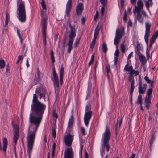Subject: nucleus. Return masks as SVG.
<instances>
[{
    "mask_svg": "<svg viewBox=\"0 0 158 158\" xmlns=\"http://www.w3.org/2000/svg\"><path fill=\"white\" fill-rule=\"evenodd\" d=\"M85 129L83 127L81 128V131L82 135H85Z\"/></svg>",
    "mask_w": 158,
    "mask_h": 158,
    "instance_id": "obj_53",
    "label": "nucleus"
},
{
    "mask_svg": "<svg viewBox=\"0 0 158 158\" xmlns=\"http://www.w3.org/2000/svg\"><path fill=\"white\" fill-rule=\"evenodd\" d=\"M5 65V62L3 60H0V68L2 69Z\"/></svg>",
    "mask_w": 158,
    "mask_h": 158,
    "instance_id": "obj_30",
    "label": "nucleus"
},
{
    "mask_svg": "<svg viewBox=\"0 0 158 158\" xmlns=\"http://www.w3.org/2000/svg\"><path fill=\"white\" fill-rule=\"evenodd\" d=\"M53 116L54 117H55L56 119L58 118V116L56 112L55 111H53Z\"/></svg>",
    "mask_w": 158,
    "mask_h": 158,
    "instance_id": "obj_54",
    "label": "nucleus"
},
{
    "mask_svg": "<svg viewBox=\"0 0 158 158\" xmlns=\"http://www.w3.org/2000/svg\"><path fill=\"white\" fill-rule=\"evenodd\" d=\"M119 50H116L114 53L115 57H117L118 58V57L119 56Z\"/></svg>",
    "mask_w": 158,
    "mask_h": 158,
    "instance_id": "obj_46",
    "label": "nucleus"
},
{
    "mask_svg": "<svg viewBox=\"0 0 158 158\" xmlns=\"http://www.w3.org/2000/svg\"><path fill=\"white\" fill-rule=\"evenodd\" d=\"M145 90V88H143L142 87V86H139L138 91L139 93L143 94L144 93Z\"/></svg>",
    "mask_w": 158,
    "mask_h": 158,
    "instance_id": "obj_25",
    "label": "nucleus"
},
{
    "mask_svg": "<svg viewBox=\"0 0 158 158\" xmlns=\"http://www.w3.org/2000/svg\"><path fill=\"white\" fill-rule=\"evenodd\" d=\"M137 13V19L140 23H143V18L142 17L141 15V11H136V13Z\"/></svg>",
    "mask_w": 158,
    "mask_h": 158,
    "instance_id": "obj_18",
    "label": "nucleus"
},
{
    "mask_svg": "<svg viewBox=\"0 0 158 158\" xmlns=\"http://www.w3.org/2000/svg\"><path fill=\"white\" fill-rule=\"evenodd\" d=\"M35 92L37 94H39L40 93H41L40 89V88H37L36 89Z\"/></svg>",
    "mask_w": 158,
    "mask_h": 158,
    "instance_id": "obj_50",
    "label": "nucleus"
},
{
    "mask_svg": "<svg viewBox=\"0 0 158 158\" xmlns=\"http://www.w3.org/2000/svg\"><path fill=\"white\" fill-rule=\"evenodd\" d=\"M130 71V75H131L133 76V75L135 74V71L134 70H133V69Z\"/></svg>",
    "mask_w": 158,
    "mask_h": 158,
    "instance_id": "obj_55",
    "label": "nucleus"
},
{
    "mask_svg": "<svg viewBox=\"0 0 158 158\" xmlns=\"http://www.w3.org/2000/svg\"><path fill=\"white\" fill-rule=\"evenodd\" d=\"M150 2L149 1H146L145 3V6L147 8H148L150 6Z\"/></svg>",
    "mask_w": 158,
    "mask_h": 158,
    "instance_id": "obj_58",
    "label": "nucleus"
},
{
    "mask_svg": "<svg viewBox=\"0 0 158 158\" xmlns=\"http://www.w3.org/2000/svg\"><path fill=\"white\" fill-rule=\"evenodd\" d=\"M92 116V111L91 105L88 104L86 106L85 111L84 117V123L86 126H88L89 121Z\"/></svg>",
    "mask_w": 158,
    "mask_h": 158,
    "instance_id": "obj_5",
    "label": "nucleus"
},
{
    "mask_svg": "<svg viewBox=\"0 0 158 158\" xmlns=\"http://www.w3.org/2000/svg\"><path fill=\"white\" fill-rule=\"evenodd\" d=\"M53 84L55 87V92L56 93L58 92L59 89V80L52 81Z\"/></svg>",
    "mask_w": 158,
    "mask_h": 158,
    "instance_id": "obj_16",
    "label": "nucleus"
},
{
    "mask_svg": "<svg viewBox=\"0 0 158 158\" xmlns=\"http://www.w3.org/2000/svg\"><path fill=\"white\" fill-rule=\"evenodd\" d=\"M129 81L131 82L130 90H134L135 81L133 76L130 75L128 78Z\"/></svg>",
    "mask_w": 158,
    "mask_h": 158,
    "instance_id": "obj_14",
    "label": "nucleus"
},
{
    "mask_svg": "<svg viewBox=\"0 0 158 158\" xmlns=\"http://www.w3.org/2000/svg\"><path fill=\"white\" fill-rule=\"evenodd\" d=\"M74 152L70 147L67 148L64 151V158H74Z\"/></svg>",
    "mask_w": 158,
    "mask_h": 158,
    "instance_id": "obj_9",
    "label": "nucleus"
},
{
    "mask_svg": "<svg viewBox=\"0 0 158 158\" xmlns=\"http://www.w3.org/2000/svg\"><path fill=\"white\" fill-rule=\"evenodd\" d=\"M133 53V52H131L129 54V55H128V57H127V59L128 60L131 58L133 56H132Z\"/></svg>",
    "mask_w": 158,
    "mask_h": 158,
    "instance_id": "obj_60",
    "label": "nucleus"
},
{
    "mask_svg": "<svg viewBox=\"0 0 158 158\" xmlns=\"http://www.w3.org/2000/svg\"><path fill=\"white\" fill-rule=\"evenodd\" d=\"M51 59V61L52 63L55 62V57L54 56V52L52 50L50 52Z\"/></svg>",
    "mask_w": 158,
    "mask_h": 158,
    "instance_id": "obj_32",
    "label": "nucleus"
},
{
    "mask_svg": "<svg viewBox=\"0 0 158 158\" xmlns=\"http://www.w3.org/2000/svg\"><path fill=\"white\" fill-rule=\"evenodd\" d=\"M132 22L131 20H129L128 22V26L130 27H131L132 26Z\"/></svg>",
    "mask_w": 158,
    "mask_h": 158,
    "instance_id": "obj_63",
    "label": "nucleus"
},
{
    "mask_svg": "<svg viewBox=\"0 0 158 158\" xmlns=\"http://www.w3.org/2000/svg\"><path fill=\"white\" fill-rule=\"evenodd\" d=\"M9 21V19H6L5 21V25H4V26L5 27H6V26L8 24Z\"/></svg>",
    "mask_w": 158,
    "mask_h": 158,
    "instance_id": "obj_59",
    "label": "nucleus"
},
{
    "mask_svg": "<svg viewBox=\"0 0 158 158\" xmlns=\"http://www.w3.org/2000/svg\"><path fill=\"white\" fill-rule=\"evenodd\" d=\"M52 73L53 77L52 81L58 80V76L56 73L54 67L52 68Z\"/></svg>",
    "mask_w": 158,
    "mask_h": 158,
    "instance_id": "obj_21",
    "label": "nucleus"
},
{
    "mask_svg": "<svg viewBox=\"0 0 158 158\" xmlns=\"http://www.w3.org/2000/svg\"><path fill=\"white\" fill-rule=\"evenodd\" d=\"M43 44L46 46V33H42Z\"/></svg>",
    "mask_w": 158,
    "mask_h": 158,
    "instance_id": "obj_26",
    "label": "nucleus"
},
{
    "mask_svg": "<svg viewBox=\"0 0 158 158\" xmlns=\"http://www.w3.org/2000/svg\"><path fill=\"white\" fill-rule=\"evenodd\" d=\"M155 136L154 134H152V136L149 140V142L150 144V147L151 148L152 144L153 143V142L155 140Z\"/></svg>",
    "mask_w": 158,
    "mask_h": 158,
    "instance_id": "obj_23",
    "label": "nucleus"
},
{
    "mask_svg": "<svg viewBox=\"0 0 158 158\" xmlns=\"http://www.w3.org/2000/svg\"><path fill=\"white\" fill-rule=\"evenodd\" d=\"M121 38H118L117 37H115L114 41V45H117L118 44L119 42H120Z\"/></svg>",
    "mask_w": 158,
    "mask_h": 158,
    "instance_id": "obj_33",
    "label": "nucleus"
},
{
    "mask_svg": "<svg viewBox=\"0 0 158 158\" xmlns=\"http://www.w3.org/2000/svg\"><path fill=\"white\" fill-rule=\"evenodd\" d=\"M64 68H63V66L62 65L60 69V79L61 84H62V83L64 75Z\"/></svg>",
    "mask_w": 158,
    "mask_h": 158,
    "instance_id": "obj_17",
    "label": "nucleus"
},
{
    "mask_svg": "<svg viewBox=\"0 0 158 158\" xmlns=\"http://www.w3.org/2000/svg\"><path fill=\"white\" fill-rule=\"evenodd\" d=\"M137 104H139L141 105L142 103V96L140 95L139 94L137 98Z\"/></svg>",
    "mask_w": 158,
    "mask_h": 158,
    "instance_id": "obj_24",
    "label": "nucleus"
},
{
    "mask_svg": "<svg viewBox=\"0 0 158 158\" xmlns=\"http://www.w3.org/2000/svg\"><path fill=\"white\" fill-rule=\"evenodd\" d=\"M46 107L45 104L38 100L36 94H34L31 106L32 113L30 114L29 120L30 123L35 125V127L33 128V130L32 131L30 130L31 125H29L27 136V151L29 157L31 154L36 133L42 120Z\"/></svg>",
    "mask_w": 158,
    "mask_h": 158,
    "instance_id": "obj_1",
    "label": "nucleus"
},
{
    "mask_svg": "<svg viewBox=\"0 0 158 158\" xmlns=\"http://www.w3.org/2000/svg\"><path fill=\"white\" fill-rule=\"evenodd\" d=\"M139 57L140 60L143 65L146 63L147 60L145 56L141 54L139 55Z\"/></svg>",
    "mask_w": 158,
    "mask_h": 158,
    "instance_id": "obj_19",
    "label": "nucleus"
},
{
    "mask_svg": "<svg viewBox=\"0 0 158 158\" xmlns=\"http://www.w3.org/2000/svg\"><path fill=\"white\" fill-rule=\"evenodd\" d=\"M39 94L40 99L42 97L45 96V94L42 93H40Z\"/></svg>",
    "mask_w": 158,
    "mask_h": 158,
    "instance_id": "obj_62",
    "label": "nucleus"
},
{
    "mask_svg": "<svg viewBox=\"0 0 158 158\" xmlns=\"http://www.w3.org/2000/svg\"><path fill=\"white\" fill-rule=\"evenodd\" d=\"M83 10V5L82 3H79L76 7V13L77 15L81 14Z\"/></svg>",
    "mask_w": 158,
    "mask_h": 158,
    "instance_id": "obj_12",
    "label": "nucleus"
},
{
    "mask_svg": "<svg viewBox=\"0 0 158 158\" xmlns=\"http://www.w3.org/2000/svg\"><path fill=\"white\" fill-rule=\"evenodd\" d=\"M121 50L123 53H124L126 49L125 46L124 45V43H122L121 44Z\"/></svg>",
    "mask_w": 158,
    "mask_h": 158,
    "instance_id": "obj_37",
    "label": "nucleus"
},
{
    "mask_svg": "<svg viewBox=\"0 0 158 158\" xmlns=\"http://www.w3.org/2000/svg\"><path fill=\"white\" fill-rule=\"evenodd\" d=\"M152 96H147L145 98V103H151Z\"/></svg>",
    "mask_w": 158,
    "mask_h": 158,
    "instance_id": "obj_35",
    "label": "nucleus"
},
{
    "mask_svg": "<svg viewBox=\"0 0 158 158\" xmlns=\"http://www.w3.org/2000/svg\"><path fill=\"white\" fill-rule=\"evenodd\" d=\"M99 29L97 27L94 30V36L93 39L96 40L97 36L99 33Z\"/></svg>",
    "mask_w": 158,
    "mask_h": 158,
    "instance_id": "obj_22",
    "label": "nucleus"
},
{
    "mask_svg": "<svg viewBox=\"0 0 158 158\" xmlns=\"http://www.w3.org/2000/svg\"><path fill=\"white\" fill-rule=\"evenodd\" d=\"M127 12H126V11L125 10L124 13V14L123 16V20L125 22L127 20Z\"/></svg>",
    "mask_w": 158,
    "mask_h": 158,
    "instance_id": "obj_40",
    "label": "nucleus"
},
{
    "mask_svg": "<svg viewBox=\"0 0 158 158\" xmlns=\"http://www.w3.org/2000/svg\"><path fill=\"white\" fill-rule=\"evenodd\" d=\"M137 51H139L141 50L140 44L139 42L137 43Z\"/></svg>",
    "mask_w": 158,
    "mask_h": 158,
    "instance_id": "obj_47",
    "label": "nucleus"
},
{
    "mask_svg": "<svg viewBox=\"0 0 158 158\" xmlns=\"http://www.w3.org/2000/svg\"><path fill=\"white\" fill-rule=\"evenodd\" d=\"M158 37V30L156 31L152 35L151 39L155 41L156 39Z\"/></svg>",
    "mask_w": 158,
    "mask_h": 158,
    "instance_id": "obj_31",
    "label": "nucleus"
},
{
    "mask_svg": "<svg viewBox=\"0 0 158 158\" xmlns=\"http://www.w3.org/2000/svg\"><path fill=\"white\" fill-rule=\"evenodd\" d=\"M69 26L70 30V33L69 35V39L67 45L68 46V52L69 53H70L72 48V45L74 40V38L76 35V31L74 27L72 26L70 23H69Z\"/></svg>",
    "mask_w": 158,
    "mask_h": 158,
    "instance_id": "obj_4",
    "label": "nucleus"
},
{
    "mask_svg": "<svg viewBox=\"0 0 158 158\" xmlns=\"http://www.w3.org/2000/svg\"><path fill=\"white\" fill-rule=\"evenodd\" d=\"M12 125L13 128V141L16 144L19 138V126L16 124H14L13 122H12Z\"/></svg>",
    "mask_w": 158,
    "mask_h": 158,
    "instance_id": "obj_6",
    "label": "nucleus"
},
{
    "mask_svg": "<svg viewBox=\"0 0 158 158\" xmlns=\"http://www.w3.org/2000/svg\"><path fill=\"white\" fill-rule=\"evenodd\" d=\"M111 133L109 128L107 125H106L105 132L103 134L102 138V150L105 151L106 149L107 152L109 151L110 146L109 141Z\"/></svg>",
    "mask_w": 158,
    "mask_h": 158,
    "instance_id": "obj_3",
    "label": "nucleus"
},
{
    "mask_svg": "<svg viewBox=\"0 0 158 158\" xmlns=\"http://www.w3.org/2000/svg\"><path fill=\"white\" fill-rule=\"evenodd\" d=\"M151 27V24L150 23L148 22H146L145 23L146 30L144 35V39L147 45L148 44V38L150 33V29Z\"/></svg>",
    "mask_w": 158,
    "mask_h": 158,
    "instance_id": "obj_8",
    "label": "nucleus"
},
{
    "mask_svg": "<svg viewBox=\"0 0 158 158\" xmlns=\"http://www.w3.org/2000/svg\"><path fill=\"white\" fill-rule=\"evenodd\" d=\"M124 33V29H123L122 30H120L119 29H118L116 30V36L118 38H121L123 33Z\"/></svg>",
    "mask_w": 158,
    "mask_h": 158,
    "instance_id": "obj_15",
    "label": "nucleus"
},
{
    "mask_svg": "<svg viewBox=\"0 0 158 158\" xmlns=\"http://www.w3.org/2000/svg\"><path fill=\"white\" fill-rule=\"evenodd\" d=\"M100 2L103 4V5L105 6L107 3V0H100Z\"/></svg>",
    "mask_w": 158,
    "mask_h": 158,
    "instance_id": "obj_51",
    "label": "nucleus"
},
{
    "mask_svg": "<svg viewBox=\"0 0 158 158\" xmlns=\"http://www.w3.org/2000/svg\"><path fill=\"white\" fill-rule=\"evenodd\" d=\"M9 67V64H8L6 65V71L5 72V73L6 74H7L8 73L10 72Z\"/></svg>",
    "mask_w": 158,
    "mask_h": 158,
    "instance_id": "obj_42",
    "label": "nucleus"
},
{
    "mask_svg": "<svg viewBox=\"0 0 158 158\" xmlns=\"http://www.w3.org/2000/svg\"><path fill=\"white\" fill-rule=\"evenodd\" d=\"M73 140V136L70 133L68 134L64 137V141L65 144L67 146H71Z\"/></svg>",
    "mask_w": 158,
    "mask_h": 158,
    "instance_id": "obj_10",
    "label": "nucleus"
},
{
    "mask_svg": "<svg viewBox=\"0 0 158 158\" xmlns=\"http://www.w3.org/2000/svg\"><path fill=\"white\" fill-rule=\"evenodd\" d=\"M152 88H150L147 90V96H151V95L152 94Z\"/></svg>",
    "mask_w": 158,
    "mask_h": 158,
    "instance_id": "obj_38",
    "label": "nucleus"
},
{
    "mask_svg": "<svg viewBox=\"0 0 158 158\" xmlns=\"http://www.w3.org/2000/svg\"><path fill=\"white\" fill-rule=\"evenodd\" d=\"M155 41L151 39L150 40V43L149 45V47H152V45L155 42Z\"/></svg>",
    "mask_w": 158,
    "mask_h": 158,
    "instance_id": "obj_56",
    "label": "nucleus"
},
{
    "mask_svg": "<svg viewBox=\"0 0 158 158\" xmlns=\"http://www.w3.org/2000/svg\"><path fill=\"white\" fill-rule=\"evenodd\" d=\"M17 6V14L18 19L21 22H24L26 18V12L24 2L22 0H18Z\"/></svg>",
    "mask_w": 158,
    "mask_h": 158,
    "instance_id": "obj_2",
    "label": "nucleus"
},
{
    "mask_svg": "<svg viewBox=\"0 0 158 158\" xmlns=\"http://www.w3.org/2000/svg\"><path fill=\"white\" fill-rule=\"evenodd\" d=\"M41 4L43 9L44 10H46V7L45 5V2L44 0H42Z\"/></svg>",
    "mask_w": 158,
    "mask_h": 158,
    "instance_id": "obj_39",
    "label": "nucleus"
},
{
    "mask_svg": "<svg viewBox=\"0 0 158 158\" xmlns=\"http://www.w3.org/2000/svg\"><path fill=\"white\" fill-rule=\"evenodd\" d=\"M144 79L148 83H150L151 82V80L149 79L147 76L145 77Z\"/></svg>",
    "mask_w": 158,
    "mask_h": 158,
    "instance_id": "obj_45",
    "label": "nucleus"
},
{
    "mask_svg": "<svg viewBox=\"0 0 158 158\" xmlns=\"http://www.w3.org/2000/svg\"><path fill=\"white\" fill-rule=\"evenodd\" d=\"M102 50L105 53H106L107 51V46L106 44L105 43H103L102 44Z\"/></svg>",
    "mask_w": 158,
    "mask_h": 158,
    "instance_id": "obj_34",
    "label": "nucleus"
},
{
    "mask_svg": "<svg viewBox=\"0 0 158 158\" xmlns=\"http://www.w3.org/2000/svg\"><path fill=\"white\" fill-rule=\"evenodd\" d=\"M42 14L41 25L42 26V32L44 33L46 32L47 26V18L44 16V15Z\"/></svg>",
    "mask_w": 158,
    "mask_h": 158,
    "instance_id": "obj_11",
    "label": "nucleus"
},
{
    "mask_svg": "<svg viewBox=\"0 0 158 158\" xmlns=\"http://www.w3.org/2000/svg\"><path fill=\"white\" fill-rule=\"evenodd\" d=\"M81 38H77L75 41V42L74 44V45L75 47H76L79 44L80 40Z\"/></svg>",
    "mask_w": 158,
    "mask_h": 158,
    "instance_id": "obj_41",
    "label": "nucleus"
},
{
    "mask_svg": "<svg viewBox=\"0 0 158 158\" xmlns=\"http://www.w3.org/2000/svg\"><path fill=\"white\" fill-rule=\"evenodd\" d=\"M96 40L93 39L92 41L90 44V48H93L94 47L95 43Z\"/></svg>",
    "mask_w": 158,
    "mask_h": 158,
    "instance_id": "obj_43",
    "label": "nucleus"
},
{
    "mask_svg": "<svg viewBox=\"0 0 158 158\" xmlns=\"http://www.w3.org/2000/svg\"><path fill=\"white\" fill-rule=\"evenodd\" d=\"M105 7V6L103 5V6L102 7L101 9L100 13L102 16H103L104 13Z\"/></svg>",
    "mask_w": 158,
    "mask_h": 158,
    "instance_id": "obj_44",
    "label": "nucleus"
},
{
    "mask_svg": "<svg viewBox=\"0 0 158 158\" xmlns=\"http://www.w3.org/2000/svg\"><path fill=\"white\" fill-rule=\"evenodd\" d=\"M133 69L132 66H129L128 64H127L124 68V70L126 71H130Z\"/></svg>",
    "mask_w": 158,
    "mask_h": 158,
    "instance_id": "obj_28",
    "label": "nucleus"
},
{
    "mask_svg": "<svg viewBox=\"0 0 158 158\" xmlns=\"http://www.w3.org/2000/svg\"><path fill=\"white\" fill-rule=\"evenodd\" d=\"M73 122V116L72 115L71 116V118L69 120L68 124V127H70L71 126H72Z\"/></svg>",
    "mask_w": 158,
    "mask_h": 158,
    "instance_id": "obj_27",
    "label": "nucleus"
},
{
    "mask_svg": "<svg viewBox=\"0 0 158 158\" xmlns=\"http://www.w3.org/2000/svg\"><path fill=\"white\" fill-rule=\"evenodd\" d=\"M37 75H38V78H39L40 76V75L41 73L40 72L39 69H37Z\"/></svg>",
    "mask_w": 158,
    "mask_h": 158,
    "instance_id": "obj_61",
    "label": "nucleus"
},
{
    "mask_svg": "<svg viewBox=\"0 0 158 158\" xmlns=\"http://www.w3.org/2000/svg\"><path fill=\"white\" fill-rule=\"evenodd\" d=\"M3 151L5 152L6 150V148L7 146V140L6 138H4L3 140Z\"/></svg>",
    "mask_w": 158,
    "mask_h": 158,
    "instance_id": "obj_20",
    "label": "nucleus"
},
{
    "mask_svg": "<svg viewBox=\"0 0 158 158\" xmlns=\"http://www.w3.org/2000/svg\"><path fill=\"white\" fill-rule=\"evenodd\" d=\"M150 103H145V106L147 109H148L149 108V107L150 106L149 104Z\"/></svg>",
    "mask_w": 158,
    "mask_h": 158,
    "instance_id": "obj_64",
    "label": "nucleus"
},
{
    "mask_svg": "<svg viewBox=\"0 0 158 158\" xmlns=\"http://www.w3.org/2000/svg\"><path fill=\"white\" fill-rule=\"evenodd\" d=\"M134 90H130V93L129 95V99L130 101V102L131 105L132 104V93L133 92Z\"/></svg>",
    "mask_w": 158,
    "mask_h": 158,
    "instance_id": "obj_36",
    "label": "nucleus"
},
{
    "mask_svg": "<svg viewBox=\"0 0 158 158\" xmlns=\"http://www.w3.org/2000/svg\"><path fill=\"white\" fill-rule=\"evenodd\" d=\"M72 0H68L66 4V14L67 16L69 15L71 10Z\"/></svg>",
    "mask_w": 158,
    "mask_h": 158,
    "instance_id": "obj_13",
    "label": "nucleus"
},
{
    "mask_svg": "<svg viewBox=\"0 0 158 158\" xmlns=\"http://www.w3.org/2000/svg\"><path fill=\"white\" fill-rule=\"evenodd\" d=\"M98 15H99V14H98V11H97L94 17V20H95L98 17Z\"/></svg>",
    "mask_w": 158,
    "mask_h": 158,
    "instance_id": "obj_57",
    "label": "nucleus"
},
{
    "mask_svg": "<svg viewBox=\"0 0 158 158\" xmlns=\"http://www.w3.org/2000/svg\"><path fill=\"white\" fill-rule=\"evenodd\" d=\"M106 69L107 73L108 74L110 71V69L109 64L106 65Z\"/></svg>",
    "mask_w": 158,
    "mask_h": 158,
    "instance_id": "obj_49",
    "label": "nucleus"
},
{
    "mask_svg": "<svg viewBox=\"0 0 158 158\" xmlns=\"http://www.w3.org/2000/svg\"><path fill=\"white\" fill-rule=\"evenodd\" d=\"M137 6L135 5V9L133 10V13L134 14L136 13V11H141V13L144 16L146 17L147 14L143 10H141V9L143 7V4L141 0H139L137 3Z\"/></svg>",
    "mask_w": 158,
    "mask_h": 158,
    "instance_id": "obj_7",
    "label": "nucleus"
},
{
    "mask_svg": "<svg viewBox=\"0 0 158 158\" xmlns=\"http://www.w3.org/2000/svg\"><path fill=\"white\" fill-rule=\"evenodd\" d=\"M52 134L53 137L55 138L56 136V132L55 131V129L54 128H53L52 130Z\"/></svg>",
    "mask_w": 158,
    "mask_h": 158,
    "instance_id": "obj_48",
    "label": "nucleus"
},
{
    "mask_svg": "<svg viewBox=\"0 0 158 158\" xmlns=\"http://www.w3.org/2000/svg\"><path fill=\"white\" fill-rule=\"evenodd\" d=\"M56 143L55 142L53 143L52 148V157L53 158L55 153V150L56 148Z\"/></svg>",
    "mask_w": 158,
    "mask_h": 158,
    "instance_id": "obj_29",
    "label": "nucleus"
},
{
    "mask_svg": "<svg viewBox=\"0 0 158 158\" xmlns=\"http://www.w3.org/2000/svg\"><path fill=\"white\" fill-rule=\"evenodd\" d=\"M118 61V58L117 57H114V64L115 66H116L117 64V62Z\"/></svg>",
    "mask_w": 158,
    "mask_h": 158,
    "instance_id": "obj_52",
    "label": "nucleus"
}]
</instances>
